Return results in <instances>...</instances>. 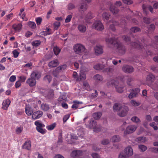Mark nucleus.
Wrapping results in <instances>:
<instances>
[{"label": "nucleus", "mask_w": 158, "mask_h": 158, "mask_svg": "<svg viewBox=\"0 0 158 158\" xmlns=\"http://www.w3.org/2000/svg\"><path fill=\"white\" fill-rule=\"evenodd\" d=\"M73 103L74 104L72 106V108L73 109H77L78 107V104L82 103V102L77 101H73Z\"/></svg>", "instance_id": "nucleus-31"}, {"label": "nucleus", "mask_w": 158, "mask_h": 158, "mask_svg": "<svg viewBox=\"0 0 158 158\" xmlns=\"http://www.w3.org/2000/svg\"><path fill=\"white\" fill-rule=\"evenodd\" d=\"M60 72V71L59 70H56L55 69L53 72V74L54 77H57L58 76Z\"/></svg>", "instance_id": "nucleus-58"}, {"label": "nucleus", "mask_w": 158, "mask_h": 158, "mask_svg": "<svg viewBox=\"0 0 158 158\" xmlns=\"http://www.w3.org/2000/svg\"><path fill=\"white\" fill-rule=\"evenodd\" d=\"M41 43L40 40H36L32 42L31 44L33 46L37 47Z\"/></svg>", "instance_id": "nucleus-43"}, {"label": "nucleus", "mask_w": 158, "mask_h": 158, "mask_svg": "<svg viewBox=\"0 0 158 158\" xmlns=\"http://www.w3.org/2000/svg\"><path fill=\"white\" fill-rule=\"evenodd\" d=\"M152 3L154 8L157 9L158 8V2L156 1H153Z\"/></svg>", "instance_id": "nucleus-61"}, {"label": "nucleus", "mask_w": 158, "mask_h": 158, "mask_svg": "<svg viewBox=\"0 0 158 158\" xmlns=\"http://www.w3.org/2000/svg\"><path fill=\"white\" fill-rule=\"evenodd\" d=\"M106 41L108 44H112L114 43V39L112 38H106Z\"/></svg>", "instance_id": "nucleus-50"}, {"label": "nucleus", "mask_w": 158, "mask_h": 158, "mask_svg": "<svg viewBox=\"0 0 158 158\" xmlns=\"http://www.w3.org/2000/svg\"><path fill=\"white\" fill-rule=\"evenodd\" d=\"M114 46L117 47V51L120 54H123L125 52V48L122 44L117 43L114 44Z\"/></svg>", "instance_id": "nucleus-6"}, {"label": "nucleus", "mask_w": 158, "mask_h": 158, "mask_svg": "<svg viewBox=\"0 0 158 158\" xmlns=\"http://www.w3.org/2000/svg\"><path fill=\"white\" fill-rule=\"evenodd\" d=\"M93 27L97 30L101 31L104 28V27L102 22L99 21L95 22L93 24Z\"/></svg>", "instance_id": "nucleus-4"}, {"label": "nucleus", "mask_w": 158, "mask_h": 158, "mask_svg": "<svg viewBox=\"0 0 158 158\" xmlns=\"http://www.w3.org/2000/svg\"><path fill=\"white\" fill-rule=\"evenodd\" d=\"M12 53L14 55V56L15 58L17 57L19 54V52H18L16 50H14L12 52Z\"/></svg>", "instance_id": "nucleus-60"}, {"label": "nucleus", "mask_w": 158, "mask_h": 158, "mask_svg": "<svg viewBox=\"0 0 158 158\" xmlns=\"http://www.w3.org/2000/svg\"><path fill=\"white\" fill-rule=\"evenodd\" d=\"M107 84L108 85H109L110 84L114 85L115 87L116 91L118 93H122L123 91L124 86L121 85L117 81L112 80L108 82Z\"/></svg>", "instance_id": "nucleus-2"}, {"label": "nucleus", "mask_w": 158, "mask_h": 158, "mask_svg": "<svg viewBox=\"0 0 158 158\" xmlns=\"http://www.w3.org/2000/svg\"><path fill=\"white\" fill-rule=\"evenodd\" d=\"M56 124L55 123L46 126V128L48 130H52L56 127Z\"/></svg>", "instance_id": "nucleus-39"}, {"label": "nucleus", "mask_w": 158, "mask_h": 158, "mask_svg": "<svg viewBox=\"0 0 158 158\" xmlns=\"http://www.w3.org/2000/svg\"><path fill=\"white\" fill-rule=\"evenodd\" d=\"M35 21L37 25L41 24L42 21V18L41 17H38L35 19Z\"/></svg>", "instance_id": "nucleus-56"}, {"label": "nucleus", "mask_w": 158, "mask_h": 158, "mask_svg": "<svg viewBox=\"0 0 158 158\" xmlns=\"http://www.w3.org/2000/svg\"><path fill=\"white\" fill-rule=\"evenodd\" d=\"M131 45L132 46L135 48L142 49V52H143L144 56L145 57H146L147 56L152 55V53L150 51L148 50L147 52L146 50V48H144V47H143L140 44L135 43H131Z\"/></svg>", "instance_id": "nucleus-3"}, {"label": "nucleus", "mask_w": 158, "mask_h": 158, "mask_svg": "<svg viewBox=\"0 0 158 158\" xmlns=\"http://www.w3.org/2000/svg\"><path fill=\"white\" fill-rule=\"evenodd\" d=\"M132 93H135L136 94V97L138 95V93L140 91V89L139 88H136L133 89L132 90Z\"/></svg>", "instance_id": "nucleus-53"}, {"label": "nucleus", "mask_w": 158, "mask_h": 158, "mask_svg": "<svg viewBox=\"0 0 158 158\" xmlns=\"http://www.w3.org/2000/svg\"><path fill=\"white\" fill-rule=\"evenodd\" d=\"M66 67L67 65L66 64H64L57 67L56 69V70H59L60 71L62 70H65L66 69Z\"/></svg>", "instance_id": "nucleus-48"}, {"label": "nucleus", "mask_w": 158, "mask_h": 158, "mask_svg": "<svg viewBox=\"0 0 158 158\" xmlns=\"http://www.w3.org/2000/svg\"><path fill=\"white\" fill-rule=\"evenodd\" d=\"M89 126L93 128L94 131H100L99 128H97L96 127V123L95 121L94 120H91L90 121L89 124Z\"/></svg>", "instance_id": "nucleus-14"}, {"label": "nucleus", "mask_w": 158, "mask_h": 158, "mask_svg": "<svg viewBox=\"0 0 158 158\" xmlns=\"http://www.w3.org/2000/svg\"><path fill=\"white\" fill-rule=\"evenodd\" d=\"M94 49L96 55L101 54L103 52L102 47L101 45H96Z\"/></svg>", "instance_id": "nucleus-13"}, {"label": "nucleus", "mask_w": 158, "mask_h": 158, "mask_svg": "<svg viewBox=\"0 0 158 158\" xmlns=\"http://www.w3.org/2000/svg\"><path fill=\"white\" fill-rule=\"evenodd\" d=\"M26 79V77L24 76H22L19 77V80L21 82H24Z\"/></svg>", "instance_id": "nucleus-59"}, {"label": "nucleus", "mask_w": 158, "mask_h": 158, "mask_svg": "<svg viewBox=\"0 0 158 158\" xmlns=\"http://www.w3.org/2000/svg\"><path fill=\"white\" fill-rule=\"evenodd\" d=\"M139 148L141 152H144L147 149V147L143 145H140L139 146Z\"/></svg>", "instance_id": "nucleus-40"}, {"label": "nucleus", "mask_w": 158, "mask_h": 158, "mask_svg": "<svg viewBox=\"0 0 158 158\" xmlns=\"http://www.w3.org/2000/svg\"><path fill=\"white\" fill-rule=\"evenodd\" d=\"M73 50L76 54L83 55L81 57L83 60H85L89 57V52L85 49V46L81 44H77L74 45Z\"/></svg>", "instance_id": "nucleus-1"}, {"label": "nucleus", "mask_w": 158, "mask_h": 158, "mask_svg": "<svg viewBox=\"0 0 158 158\" xmlns=\"http://www.w3.org/2000/svg\"><path fill=\"white\" fill-rule=\"evenodd\" d=\"M77 28L79 31L81 33H84L86 29V26L81 24H79Z\"/></svg>", "instance_id": "nucleus-22"}, {"label": "nucleus", "mask_w": 158, "mask_h": 158, "mask_svg": "<svg viewBox=\"0 0 158 158\" xmlns=\"http://www.w3.org/2000/svg\"><path fill=\"white\" fill-rule=\"evenodd\" d=\"M155 78L154 75L152 74L148 75L146 79L148 81H152Z\"/></svg>", "instance_id": "nucleus-37"}, {"label": "nucleus", "mask_w": 158, "mask_h": 158, "mask_svg": "<svg viewBox=\"0 0 158 158\" xmlns=\"http://www.w3.org/2000/svg\"><path fill=\"white\" fill-rule=\"evenodd\" d=\"M150 150L153 152L157 153L158 151V148L155 147H151L149 148Z\"/></svg>", "instance_id": "nucleus-64"}, {"label": "nucleus", "mask_w": 158, "mask_h": 158, "mask_svg": "<svg viewBox=\"0 0 158 158\" xmlns=\"http://www.w3.org/2000/svg\"><path fill=\"white\" fill-rule=\"evenodd\" d=\"M35 124L36 126V129L40 128H44L45 127V125L41 123L40 121H35Z\"/></svg>", "instance_id": "nucleus-27"}, {"label": "nucleus", "mask_w": 158, "mask_h": 158, "mask_svg": "<svg viewBox=\"0 0 158 158\" xmlns=\"http://www.w3.org/2000/svg\"><path fill=\"white\" fill-rule=\"evenodd\" d=\"M87 8V5L85 3H83L81 4L79 10L80 12H82L86 10Z\"/></svg>", "instance_id": "nucleus-33"}, {"label": "nucleus", "mask_w": 158, "mask_h": 158, "mask_svg": "<svg viewBox=\"0 0 158 158\" xmlns=\"http://www.w3.org/2000/svg\"><path fill=\"white\" fill-rule=\"evenodd\" d=\"M140 31V29L137 27H133L131 29V32L136 33Z\"/></svg>", "instance_id": "nucleus-49"}, {"label": "nucleus", "mask_w": 158, "mask_h": 158, "mask_svg": "<svg viewBox=\"0 0 158 158\" xmlns=\"http://www.w3.org/2000/svg\"><path fill=\"white\" fill-rule=\"evenodd\" d=\"M131 104L134 106H137L140 105V103L134 100H132L130 102Z\"/></svg>", "instance_id": "nucleus-46"}, {"label": "nucleus", "mask_w": 158, "mask_h": 158, "mask_svg": "<svg viewBox=\"0 0 158 158\" xmlns=\"http://www.w3.org/2000/svg\"><path fill=\"white\" fill-rule=\"evenodd\" d=\"M111 140L113 142H116L119 141L120 139L118 135H114L112 137Z\"/></svg>", "instance_id": "nucleus-34"}, {"label": "nucleus", "mask_w": 158, "mask_h": 158, "mask_svg": "<svg viewBox=\"0 0 158 158\" xmlns=\"http://www.w3.org/2000/svg\"><path fill=\"white\" fill-rule=\"evenodd\" d=\"M59 64L58 60L55 59L50 62L48 63V66L50 67H55L58 66Z\"/></svg>", "instance_id": "nucleus-19"}, {"label": "nucleus", "mask_w": 158, "mask_h": 158, "mask_svg": "<svg viewBox=\"0 0 158 158\" xmlns=\"http://www.w3.org/2000/svg\"><path fill=\"white\" fill-rule=\"evenodd\" d=\"M133 81V79L131 77H128L127 78V83L129 86L131 85V82Z\"/></svg>", "instance_id": "nucleus-57"}, {"label": "nucleus", "mask_w": 158, "mask_h": 158, "mask_svg": "<svg viewBox=\"0 0 158 158\" xmlns=\"http://www.w3.org/2000/svg\"><path fill=\"white\" fill-rule=\"evenodd\" d=\"M118 158H128V157L127 156L126 154L123 152L119 154Z\"/></svg>", "instance_id": "nucleus-54"}, {"label": "nucleus", "mask_w": 158, "mask_h": 158, "mask_svg": "<svg viewBox=\"0 0 158 158\" xmlns=\"http://www.w3.org/2000/svg\"><path fill=\"white\" fill-rule=\"evenodd\" d=\"M83 87L87 90L89 89V86L88 83L86 81H85L83 83Z\"/></svg>", "instance_id": "nucleus-55"}, {"label": "nucleus", "mask_w": 158, "mask_h": 158, "mask_svg": "<svg viewBox=\"0 0 158 158\" xmlns=\"http://www.w3.org/2000/svg\"><path fill=\"white\" fill-rule=\"evenodd\" d=\"M137 128V127L134 125H130L128 126L126 128L124 132L125 135L132 133L134 132Z\"/></svg>", "instance_id": "nucleus-5"}, {"label": "nucleus", "mask_w": 158, "mask_h": 158, "mask_svg": "<svg viewBox=\"0 0 158 158\" xmlns=\"http://www.w3.org/2000/svg\"><path fill=\"white\" fill-rule=\"evenodd\" d=\"M126 154L128 158L133 154V150L132 148L130 147H127L123 152Z\"/></svg>", "instance_id": "nucleus-11"}, {"label": "nucleus", "mask_w": 158, "mask_h": 158, "mask_svg": "<svg viewBox=\"0 0 158 158\" xmlns=\"http://www.w3.org/2000/svg\"><path fill=\"white\" fill-rule=\"evenodd\" d=\"M23 25L21 23L14 24L12 26V28L15 32H20L22 28Z\"/></svg>", "instance_id": "nucleus-9"}, {"label": "nucleus", "mask_w": 158, "mask_h": 158, "mask_svg": "<svg viewBox=\"0 0 158 158\" xmlns=\"http://www.w3.org/2000/svg\"><path fill=\"white\" fill-rule=\"evenodd\" d=\"M94 80L96 82L101 81L103 80V78L100 75L97 74L94 77Z\"/></svg>", "instance_id": "nucleus-28"}, {"label": "nucleus", "mask_w": 158, "mask_h": 158, "mask_svg": "<svg viewBox=\"0 0 158 158\" xmlns=\"http://www.w3.org/2000/svg\"><path fill=\"white\" fill-rule=\"evenodd\" d=\"M69 114H67L66 115H65L63 117V123H65L66 121L69 119Z\"/></svg>", "instance_id": "nucleus-62"}, {"label": "nucleus", "mask_w": 158, "mask_h": 158, "mask_svg": "<svg viewBox=\"0 0 158 158\" xmlns=\"http://www.w3.org/2000/svg\"><path fill=\"white\" fill-rule=\"evenodd\" d=\"M137 140L139 143H144L146 141L145 137H144L138 138Z\"/></svg>", "instance_id": "nucleus-44"}, {"label": "nucleus", "mask_w": 158, "mask_h": 158, "mask_svg": "<svg viewBox=\"0 0 158 158\" xmlns=\"http://www.w3.org/2000/svg\"><path fill=\"white\" fill-rule=\"evenodd\" d=\"M41 109L43 110L47 111L49 109V106L48 105L46 104H42L41 105Z\"/></svg>", "instance_id": "nucleus-35"}, {"label": "nucleus", "mask_w": 158, "mask_h": 158, "mask_svg": "<svg viewBox=\"0 0 158 158\" xmlns=\"http://www.w3.org/2000/svg\"><path fill=\"white\" fill-rule=\"evenodd\" d=\"M123 106H126L120 103H116L113 106V109L114 111H119L121 109L123 108Z\"/></svg>", "instance_id": "nucleus-12"}, {"label": "nucleus", "mask_w": 158, "mask_h": 158, "mask_svg": "<svg viewBox=\"0 0 158 158\" xmlns=\"http://www.w3.org/2000/svg\"><path fill=\"white\" fill-rule=\"evenodd\" d=\"M110 16L109 14L106 12L102 14V17L104 21H107Z\"/></svg>", "instance_id": "nucleus-41"}, {"label": "nucleus", "mask_w": 158, "mask_h": 158, "mask_svg": "<svg viewBox=\"0 0 158 158\" xmlns=\"http://www.w3.org/2000/svg\"><path fill=\"white\" fill-rule=\"evenodd\" d=\"M112 24H111L110 26V28L112 31H114L115 30V28L114 25H119L120 26L122 27L123 25H124V23L123 22L122 23L119 24L118 22L116 21H113L112 22Z\"/></svg>", "instance_id": "nucleus-20"}, {"label": "nucleus", "mask_w": 158, "mask_h": 158, "mask_svg": "<svg viewBox=\"0 0 158 158\" xmlns=\"http://www.w3.org/2000/svg\"><path fill=\"white\" fill-rule=\"evenodd\" d=\"M53 51L56 55H57L60 52V49L57 46L54 47L53 48Z\"/></svg>", "instance_id": "nucleus-42"}, {"label": "nucleus", "mask_w": 158, "mask_h": 158, "mask_svg": "<svg viewBox=\"0 0 158 158\" xmlns=\"http://www.w3.org/2000/svg\"><path fill=\"white\" fill-rule=\"evenodd\" d=\"M66 95L64 94L61 95L58 99V101L59 102L61 103L65 102L66 100Z\"/></svg>", "instance_id": "nucleus-26"}, {"label": "nucleus", "mask_w": 158, "mask_h": 158, "mask_svg": "<svg viewBox=\"0 0 158 158\" xmlns=\"http://www.w3.org/2000/svg\"><path fill=\"white\" fill-rule=\"evenodd\" d=\"M25 112L26 114L30 116L32 115L33 110V109L29 105H26L25 108Z\"/></svg>", "instance_id": "nucleus-18"}, {"label": "nucleus", "mask_w": 158, "mask_h": 158, "mask_svg": "<svg viewBox=\"0 0 158 158\" xmlns=\"http://www.w3.org/2000/svg\"><path fill=\"white\" fill-rule=\"evenodd\" d=\"M43 79L45 82L49 83L52 80V77L51 75H47L44 77Z\"/></svg>", "instance_id": "nucleus-32"}, {"label": "nucleus", "mask_w": 158, "mask_h": 158, "mask_svg": "<svg viewBox=\"0 0 158 158\" xmlns=\"http://www.w3.org/2000/svg\"><path fill=\"white\" fill-rule=\"evenodd\" d=\"M102 114V112H98L94 113L93 114V117L95 119H98L100 118Z\"/></svg>", "instance_id": "nucleus-29"}, {"label": "nucleus", "mask_w": 158, "mask_h": 158, "mask_svg": "<svg viewBox=\"0 0 158 158\" xmlns=\"http://www.w3.org/2000/svg\"><path fill=\"white\" fill-rule=\"evenodd\" d=\"M60 23L58 22H55L54 23V28L55 29H57L60 26Z\"/></svg>", "instance_id": "nucleus-63"}, {"label": "nucleus", "mask_w": 158, "mask_h": 158, "mask_svg": "<svg viewBox=\"0 0 158 158\" xmlns=\"http://www.w3.org/2000/svg\"><path fill=\"white\" fill-rule=\"evenodd\" d=\"M31 77L36 79H38L40 77V73L37 71H33L31 75Z\"/></svg>", "instance_id": "nucleus-21"}, {"label": "nucleus", "mask_w": 158, "mask_h": 158, "mask_svg": "<svg viewBox=\"0 0 158 158\" xmlns=\"http://www.w3.org/2000/svg\"><path fill=\"white\" fill-rule=\"evenodd\" d=\"M98 96V92L96 90H95V92L89 96V97L91 99H93L96 97Z\"/></svg>", "instance_id": "nucleus-51"}, {"label": "nucleus", "mask_w": 158, "mask_h": 158, "mask_svg": "<svg viewBox=\"0 0 158 158\" xmlns=\"http://www.w3.org/2000/svg\"><path fill=\"white\" fill-rule=\"evenodd\" d=\"M10 101L9 99H7L4 100L2 103V108L3 109L5 110H7L10 105Z\"/></svg>", "instance_id": "nucleus-16"}, {"label": "nucleus", "mask_w": 158, "mask_h": 158, "mask_svg": "<svg viewBox=\"0 0 158 158\" xmlns=\"http://www.w3.org/2000/svg\"><path fill=\"white\" fill-rule=\"evenodd\" d=\"M131 120L133 122L135 123H138L140 122V120L139 119L137 116H134L132 117Z\"/></svg>", "instance_id": "nucleus-45"}, {"label": "nucleus", "mask_w": 158, "mask_h": 158, "mask_svg": "<svg viewBox=\"0 0 158 158\" xmlns=\"http://www.w3.org/2000/svg\"><path fill=\"white\" fill-rule=\"evenodd\" d=\"M26 83L30 87H32L35 85L36 83V81L35 79L31 77L28 79L26 81Z\"/></svg>", "instance_id": "nucleus-15"}, {"label": "nucleus", "mask_w": 158, "mask_h": 158, "mask_svg": "<svg viewBox=\"0 0 158 158\" xmlns=\"http://www.w3.org/2000/svg\"><path fill=\"white\" fill-rule=\"evenodd\" d=\"M86 76L85 73L83 72V71L82 70L80 73V76L77 79V81H83L85 79Z\"/></svg>", "instance_id": "nucleus-25"}, {"label": "nucleus", "mask_w": 158, "mask_h": 158, "mask_svg": "<svg viewBox=\"0 0 158 158\" xmlns=\"http://www.w3.org/2000/svg\"><path fill=\"white\" fill-rule=\"evenodd\" d=\"M52 34V32L51 29L47 27L46 31H43L40 33V34L42 35L45 36L49 35Z\"/></svg>", "instance_id": "nucleus-24"}, {"label": "nucleus", "mask_w": 158, "mask_h": 158, "mask_svg": "<svg viewBox=\"0 0 158 158\" xmlns=\"http://www.w3.org/2000/svg\"><path fill=\"white\" fill-rule=\"evenodd\" d=\"M39 132L42 134H44L46 133V131L45 129H43V128H40L36 129Z\"/></svg>", "instance_id": "nucleus-52"}, {"label": "nucleus", "mask_w": 158, "mask_h": 158, "mask_svg": "<svg viewBox=\"0 0 158 158\" xmlns=\"http://www.w3.org/2000/svg\"><path fill=\"white\" fill-rule=\"evenodd\" d=\"M27 25L29 27L32 29H34L36 27V24L34 22H29L28 23Z\"/></svg>", "instance_id": "nucleus-38"}, {"label": "nucleus", "mask_w": 158, "mask_h": 158, "mask_svg": "<svg viewBox=\"0 0 158 158\" xmlns=\"http://www.w3.org/2000/svg\"><path fill=\"white\" fill-rule=\"evenodd\" d=\"M122 69L124 72L127 73H131L134 71V69L132 66L127 65L123 66Z\"/></svg>", "instance_id": "nucleus-8"}, {"label": "nucleus", "mask_w": 158, "mask_h": 158, "mask_svg": "<svg viewBox=\"0 0 158 158\" xmlns=\"http://www.w3.org/2000/svg\"><path fill=\"white\" fill-rule=\"evenodd\" d=\"M110 11L114 14H116L119 11V10L116 7L112 5L111 4V3H110Z\"/></svg>", "instance_id": "nucleus-23"}, {"label": "nucleus", "mask_w": 158, "mask_h": 158, "mask_svg": "<svg viewBox=\"0 0 158 158\" xmlns=\"http://www.w3.org/2000/svg\"><path fill=\"white\" fill-rule=\"evenodd\" d=\"M54 96L53 90L52 89L50 90L47 95L48 98H52Z\"/></svg>", "instance_id": "nucleus-47"}, {"label": "nucleus", "mask_w": 158, "mask_h": 158, "mask_svg": "<svg viewBox=\"0 0 158 158\" xmlns=\"http://www.w3.org/2000/svg\"><path fill=\"white\" fill-rule=\"evenodd\" d=\"M31 141L29 140L26 141L22 146V148L29 150L31 149Z\"/></svg>", "instance_id": "nucleus-17"}, {"label": "nucleus", "mask_w": 158, "mask_h": 158, "mask_svg": "<svg viewBox=\"0 0 158 158\" xmlns=\"http://www.w3.org/2000/svg\"><path fill=\"white\" fill-rule=\"evenodd\" d=\"M23 130V127L20 126L19 127H17L15 129V132L17 134H20L22 133Z\"/></svg>", "instance_id": "nucleus-30"}, {"label": "nucleus", "mask_w": 158, "mask_h": 158, "mask_svg": "<svg viewBox=\"0 0 158 158\" xmlns=\"http://www.w3.org/2000/svg\"><path fill=\"white\" fill-rule=\"evenodd\" d=\"M128 110V108L127 107L123 106V108L121 109L118 113V114L121 117L125 116L127 114V113Z\"/></svg>", "instance_id": "nucleus-7"}, {"label": "nucleus", "mask_w": 158, "mask_h": 158, "mask_svg": "<svg viewBox=\"0 0 158 158\" xmlns=\"http://www.w3.org/2000/svg\"><path fill=\"white\" fill-rule=\"evenodd\" d=\"M43 114V112L40 110H38L34 112L32 115L33 119H36L41 117Z\"/></svg>", "instance_id": "nucleus-10"}, {"label": "nucleus", "mask_w": 158, "mask_h": 158, "mask_svg": "<svg viewBox=\"0 0 158 158\" xmlns=\"http://www.w3.org/2000/svg\"><path fill=\"white\" fill-rule=\"evenodd\" d=\"M104 67V66L103 64H97L94 65V68L97 70L102 69Z\"/></svg>", "instance_id": "nucleus-36"}]
</instances>
